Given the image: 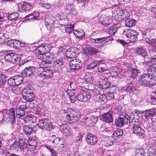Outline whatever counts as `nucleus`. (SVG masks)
I'll return each mask as SVG.
<instances>
[{
	"label": "nucleus",
	"instance_id": "obj_1",
	"mask_svg": "<svg viewBox=\"0 0 156 156\" xmlns=\"http://www.w3.org/2000/svg\"><path fill=\"white\" fill-rule=\"evenodd\" d=\"M63 118L70 123H75L78 122L80 117V113L71 109L62 110L61 111Z\"/></svg>",
	"mask_w": 156,
	"mask_h": 156
},
{
	"label": "nucleus",
	"instance_id": "obj_2",
	"mask_svg": "<svg viewBox=\"0 0 156 156\" xmlns=\"http://www.w3.org/2000/svg\"><path fill=\"white\" fill-rule=\"evenodd\" d=\"M52 124L49 119H45L40 120L37 124V125L40 128L51 130L54 129L55 127V126Z\"/></svg>",
	"mask_w": 156,
	"mask_h": 156
},
{
	"label": "nucleus",
	"instance_id": "obj_3",
	"mask_svg": "<svg viewBox=\"0 0 156 156\" xmlns=\"http://www.w3.org/2000/svg\"><path fill=\"white\" fill-rule=\"evenodd\" d=\"M38 74L43 79H48L52 77L53 72L51 70H49L45 67H40L38 68Z\"/></svg>",
	"mask_w": 156,
	"mask_h": 156
},
{
	"label": "nucleus",
	"instance_id": "obj_4",
	"mask_svg": "<svg viewBox=\"0 0 156 156\" xmlns=\"http://www.w3.org/2000/svg\"><path fill=\"white\" fill-rule=\"evenodd\" d=\"M123 34L125 35L129 38L130 42H134L137 40V37L138 34L137 32L132 29L124 30Z\"/></svg>",
	"mask_w": 156,
	"mask_h": 156
},
{
	"label": "nucleus",
	"instance_id": "obj_5",
	"mask_svg": "<svg viewBox=\"0 0 156 156\" xmlns=\"http://www.w3.org/2000/svg\"><path fill=\"white\" fill-rule=\"evenodd\" d=\"M4 59L6 61L12 63H18L20 60L19 55L14 53H9L6 54Z\"/></svg>",
	"mask_w": 156,
	"mask_h": 156
},
{
	"label": "nucleus",
	"instance_id": "obj_6",
	"mask_svg": "<svg viewBox=\"0 0 156 156\" xmlns=\"http://www.w3.org/2000/svg\"><path fill=\"white\" fill-rule=\"evenodd\" d=\"M98 84L100 88L106 89L109 87V83L108 82V79L103 75H101L98 77Z\"/></svg>",
	"mask_w": 156,
	"mask_h": 156
},
{
	"label": "nucleus",
	"instance_id": "obj_7",
	"mask_svg": "<svg viewBox=\"0 0 156 156\" xmlns=\"http://www.w3.org/2000/svg\"><path fill=\"white\" fill-rule=\"evenodd\" d=\"M69 67L73 72L78 70L82 66L80 60L78 59H72L69 63Z\"/></svg>",
	"mask_w": 156,
	"mask_h": 156
},
{
	"label": "nucleus",
	"instance_id": "obj_8",
	"mask_svg": "<svg viewBox=\"0 0 156 156\" xmlns=\"http://www.w3.org/2000/svg\"><path fill=\"white\" fill-rule=\"evenodd\" d=\"M18 10L19 12L28 11L33 8V3L22 2L18 3Z\"/></svg>",
	"mask_w": 156,
	"mask_h": 156
},
{
	"label": "nucleus",
	"instance_id": "obj_9",
	"mask_svg": "<svg viewBox=\"0 0 156 156\" xmlns=\"http://www.w3.org/2000/svg\"><path fill=\"white\" fill-rule=\"evenodd\" d=\"M77 97L79 101L86 102L89 100L91 97V95L89 92L81 91L77 94Z\"/></svg>",
	"mask_w": 156,
	"mask_h": 156
},
{
	"label": "nucleus",
	"instance_id": "obj_10",
	"mask_svg": "<svg viewBox=\"0 0 156 156\" xmlns=\"http://www.w3.org/2000/svg\"><path fill=\"white\" fill-rule=\"evenodd\" d=\"M130 117L128 115H125L123 118L119 117L115 120V123L117 126L121 127L124 124H128L130 122Z\"/></svg>",
	"mask_w": 156,
	"mask_h": 156
},
{
	"label": "nucleus",
	"instance_id": "obj_11",
	"mask_svg": "<svg viewBox=\"0 0 156 156\" xmlns=\"http://www.w3.org/2000/svg\"><path fill=\"white\" fill-rule=\"evenodd\" d=\"M113 40V38L111 36H108L101 38H98L96 39L92 38L90 39L91 41L93 43H100L101 44V46H105L106 43L108 42L109 41H112Z\"/></svg>",
	"mask_w": 156,
	"mask_h": 156
},
{
	"label": "nucleus",
	"instance_id": "obj_12",
	"mask_svg": "<svg viewBox=\"0 0 156 156\" xmlns=\"http://www.w3.org/2000/svg\"><path fill=\"white\" fill-rule=\"evenodd\" d=\"M79 51V49L75 47H72L68 49L66 55L68 59L71 58L76 56Z\"/></svg>",
	"mask_w": 156,
	"mask_h": 156
},
{
	"label": "nucleus",
	"instance_id": "obj_13",
	"mask_svg": "<svg viewBox=\"0 0 156 156\" xmlns=\"http://www.w3.org/2000/svg\"><path fill=\"white\" fill-rule=\"evenodd\" d=\"M4 117L8 118L12 125L14 124L15 122V116L14 109L12 108L7 110L6 114L4 115Z\"/></svg>",
	"mask_w": 156,
	"mask_h": 156
},
{
	"label": "nucleus",
	"instance_id": "obj_14",
	"mask_svg": "<svg viewBox=\"0 0 156 156\" xmlns=\"http://www.w3.org/2000/svg\"><path fill=\"white\" fill-rule=\"evenodd\" d=\"M35 70V68L34 66L27 67L22 72V75L24 77H28L33 74Z\"/></svg>",
	"mask_w": 156,
	"mask_h": 156
},
{
	"label": "nucleus",
	"instance_id": "obj_15",
	"mask_svg": "<svg viewBox=\"0 0 156 156\" xmlns=\"http://www.w3.org/2000/svg\"><path fill=\"white\" fill-rule=\"evenodd\" d=\"M151 77L150 75L147 73H144L141 76L140 79L139 80L140 83L142 85L145 86H147L148 84L147 82L149 80L150 77Z\"/></svg>",
	"mask_w": 156,
	"mask_h": 156
},
{
	"label": "nucleus",
	"instance_id": "obj_16",
	"mask_svg": "<svg viewBox=\"0 0 156 156\" xmlns=\"http://www.w3.org/2000/svg\"><path fill=\"white\" fill-rule=\"evenodd\" d=\"M133 131L138 136H143L145 134V131L139 125L134 124L133 127Z\"/></svg>",
	"mask_w": 156,
	"mask_h": 156
},
{
	"label": "nucleus",
	"instance_id": "obj_17",
	"mask_svg": "<svg viewBox=\"0 0 156 156\" xmlns=\"http://www.w3.org/2000/svg\"><path fill=\"white\" fill-rule=\"evenodd\" d=\"M86 141L89 144L92 145H94L97 143L98 139L93 134L89 133L86 136Z\"/></svg>",
	"mask_w": 156,
	"mask_h": 156
},
{
	"label": "nucleus",
	"instance_id": "obj_18",
	"mask_svg": "<svg viewBox=\"0 0 156 156\" xmlns=\"http://www.w3.org/2000/svg\"><path fill=\"white\" fill-rule=\"evenodd\" d=\"M110 73L112 76H118L119 78H121L124 75L122 69L116 67L114 68Z\"/></svg>",
	"mask_w": 156,
	"mask_h": 156
},
{
	"label": "nucleus",
	"instance_id": "obj_19",
	"mask_svg": "<svg viewBox=\"0 0 156 156\" xmlns=\"http://www.w3.org/2000/svg\"><path fill=\"white\" fill-rule=\"evenodd\" d=\"M98 119V117L95 116L87 117L85 119V123L87 126H92L96 123Z\"/></svg>",
	"mask_w": 156,
	"mask_h": 156
},
{
	"label": "nucleus",
	"instance_id": "obj_20",
	"mask_svg": "<svg viewBox=\"0 0 156 156\" xmlns=\"http://www.w3.org/2000/svg\"><path fill=\"white\" fill-rule=\"evenodd\" d=\"M98 52V49L93 47H88L85 48L83 50V53L86 55L92 56Z\"/></svg>",
	"mask_w": 156,
	"mask_h": 156
},
{
	"label": "nucleus",
	"instance_id": "obj_21",
	"mask_svg": "<svg viewBox=\"0 0 156 156\" xmlns=\"http://www.w3.org/2000/svg\"><path fill=\"white\" fill-rule=\"evenodd\" d=\"M51 45L49 44L46 43L39 46L37 48L40 53H45L50 51Z\"/></svg>",
	"mask_w": 156,
	"mask_h": 156
},
{
	"label": "nucleus",
	"instance_id": "obj_22",
	"mask_svg": "<svg viewBox=\"0 0 156 156\" xmlns=\"http://www.w3.org/2000/svg\"><path fill=\"white\" fill-rule=\"evenodd\" d=\"M56 58L55 59L53 63V67L55 70L61 67L63 65V59L61 58Z\"/></svg>",
	"mask_w": 156,
	"mask_h": 156
},
{
	"label": "nucleus",
	"instance_id": "obj_23",
	"mask_svg": "<svg viewBox=\"0 0 156 156\" xmlns=\"http://www.w3.org/2000/svg\"><path fill=\"white\" fill-rule=\"evenodd\" d=\"M147 73L151 77L156 78V64H154L149 66Z\"/></svg>",
	"mask_w": 156,
	"mask_h": 156
},
{
	"label": "nucleus",
	"instance_id": "obj_24",
	"mask_svg": "<svg viewBox=\"0 0 156 156\" xmlns=\"http://www.w3.org/2000/svg\"><path fill=\"white\" fill-rule=\"evenodd\" d=\"M55 21V18L54 17H51V18L46 20L45 24L48 30L50 29L54 25Z\"/></svg>",
	"mask_w": 156,
	"mask_h": 156
},
{
	"label": "nucleus",
	"instance_id": "obj_25",
	"mask_svg": "<svg viewBox=\"0 0 156 156\" xmlns=\"http://www.w3.org/2000/svg\"><path fill=\"white\" fill-rule=\"evenodd\" d=\"M102 120L107 122H111L113 121L112 115L109 112H107L102 116Z\"/></svg>",
	"mask_w": 156,
	"mask_h": 156
},
{
	"label": "nucleus",
	"instance_id": "obj_26",
	"mask_svg": "<svg viewBox=\"0 0 156 156\" xmlns=\"http://www.w3.org/2000/svg\"><path fill=\"white\" fill-rule=\"evenodd\" d=\"M23 120L26 123L30 122L34 123L36 122L37 118L35 116H30L28 115L25 117Z\"/></svg>",
	"mask_w": 156,
	"mask_h": 156
},
{
	"label": "nucleus",
	"instance_id": "obj_27",
	"mask_svg": "<svg viewBox=\"0 0 156 156\" xmlns=\"http://www.w3.org/2000/svg\"><path fill=\"white\" fill-rule=\"evenodd\" d=\"M99 21L102 24L106 27L109 26L112 23V20H109L108 18H105V19H102V16L101 17H100Z\"/></svg>",
	"mask_w": 156,
	"mask_h": 156
},
{
	"label": "nucleus",
	"instance_id": "obj_28",
	"mask_svg": "<svg viewBox=\"0 0 156 156\" xmlns=\"http://www.w3.org/2000/svg\"><path fill=\"white\" fill-rule=\"evenodd\" d=\"M128 72H131L132 76L131 78L134 80L136 77L138 76L139 73V70L136 68H133L129 67L128 68Z\"/></svg>",
	"mask_w": 156,
	"mask_h": 156
},
{
	"label": "nucleus",
	"instance_id": "obj_29",
	"mask_svg": "<svg viewBox=\"0 0 156 156\" xmlns=\"http://www.w3.org/2000/svg\"><path fill=\"white\" fill-rule=\"evenodd\" d=\"M23 99H25L27 102L33 101L34 98V94H22Z\"/></svg>",
	"mask_w": 156,
	"mask_h": 156
},
{
	"label": "nucleus",
	"instance_id": "obj_30",
	"mask_svg": "<svg viewBox=\"0 0 156 156\" xmlns=\"http://www.w3.org/2000/svg\"><path fill=\"white\" fill-rule=\"evenodd\" d=\"M75 90L73 89H68L65 91L63 93V97L64 98L69 97L70 96H74L75 94Z\"/></svg>",
	"mask_w": 156,
	"mask_h": 156
},
{
	"label": "nucleus",
	"instance_id": "obj_31",
	"mask_svg": "<svg viewBox=\"0 0 156 156\" xmlns=\"http://www.w3.org/2000/svg\"><path fill=\"white\" fill-rule=\"evenodd\" d=\"M135 90L134 87H133L132 84H129L128 87H123L121 89V91L123 92L124 90H126L129 94H133L134 91Z\"/></svg>",
	"mask_w": 156,
	"mask_h": 156
},
{
	"label": "nucleus",
	"instance_id": "obj_32",
	"mask_svg": "<svg viewBox=\"0 0 156 156\" xmlns=\"http://www.w3.org/2000/svg\"><path fill=\"white\" fill-rule=\"evenodd\" d=\"M143 56L144 57V63L145 64V65H148L149 64L150 61L151 59V56L150 53L147 52Z\"/></svg>",
	"mask_w": 156,
	"mask_h": 156
},
{
	"label": "nucleus",
	"instance_id": "obj_33",
	"mask_svg": "<svg viewBox=\"0 0 156 156\" xmlns=\"http://www.w3.org/2000/svg\"><path fill=\"white\" fill-rule=\"evenodd\" d=\"M84 80L85 81L82 83V84L83 86L85 87L86 89L88 90V89L87 87H88L89 84L91 82V78L90 76H87L84 78Z\"/></svg>",
	"mask_w": 156,
	"mask_h": 156
},
{
	"label": "nucleus",
	"instance_id": "obj_34",
	"mask_svg": "<svg viewBox=\"0 0 156 156\" xmlns=\"http://www.w3.org/2000/svg\"><path fill=\"white\" fill-rule=\"evenodd\" d=\"M27 140L25 138H22L20 140L19 142V146L21 149H26L27 144Z\"/></svg>",
	"mask_w": 156,
	"mask_h": 156
},
{
	"label": "nucleus",
	"instance_id": "obj_35",
	"mask_svg": "<svg viewBox=\"0 0 156 156\" xmlns=\"http://www.w3.org/2000/svg\"><path fill=\"white\" fill-rule=\"evenodd\" d=\"M125 23L126 26L132 27L136 24V21L135 20L129 19L126 20Z\"/></svg>",
	"mask_w": 156,
	"mask_h": 156
},
{
	"label": "nucleus",
	"instance_id": "obj_36",
	"mask_svg": "<svg viewBox=\"0 0 156 156\" xmlns=\"http://www.w3.org/2000/svg\"><path fill=\"white\" fill-rule=\"evenodd\" d=\"M73 34L75 36L79 38H82L85 35L84 32L82 30H75L73 32Z\"/></svg>",
	"mask_w": 156,
	"mask_h": 156
},
{
	"label": "nucleus",
	"instance_id": "obj_37",
	"mask_svg": "<svg viewBox=\"0 0 156 156\" xmlns=\"http://www.w3.org/2000/svg\"><path fill=\"white\" fill-rule=\"evenodd\" d=\"M44 58L45 59V60H44V62L46 63L51 64V58L52 57L50 55V53L46 52L44 53Z\"/></svg>",
	"mask_w": 156,
	"mask_h": 156
},
{
	"label": "nucleus",
	"instance_id": "obj_38",
	"mask_svg": "<svg viewBox=\"0 0 156 156\" xmlns=\"http://www.w3.org/2000/svg\"><path fill=\"white\" fill-rule=\"evenodd\" d=\"M107 69L105 64L103 63H100L98 65V71L101 73L107 70Z\"/></svg>",
	"mask_w": 156,
	"mask_h": 156
},
{
	"label": "nucleus",
	"instance_id": "obj_39",
	"mask_svg": "<svg viewBox=\"0 0 156 156\" xmlns=\"http://www.w3.org/2000/svg\"><path fill=\"white\" fill-rule=\"evenodd\" d=\"M23 130L27 134L30 135L33 132V129L32 127L30 126H25L23 127Z\"/></svg>",
	"mask_w": 156,
	"mask_h": 156
},
{
	"label": "nucleus",
	"instance_id": "obj_40",
	"mask_svg": "<svg viewBox=\"0 0 156 156\" xmlns=\"http://www.w3.org/2000/svg\"><path fill=\"white\" fill-rule=\"evenodd\" d=\"M101 60L98 61L94 60L93 62L90 63L87 66V69L90 70L94 69L97 66V64L101 62Z\"/></svg>",
	"mask_w": 156,
	"mask_h": 156
},
{
	"label": "nucleus",
	"instance_id": "obj_41",
	"mask_svg": "<svg viewBox=\"0 0 156 156\" xmlns=\"http://www.w3.org/2000/svg\"><path fill=\"white\" fill-rule=\"evenodd\" d=\"M33 88L31 86L27 87L26 88L24 89L23 92V94H33Z\"/></svg>",
	"mask_w": 156,
	"mask_h": 156
},
{
	"label": "nucleus",
	"instance_id": "obj_42",
	"mask_svg": "<svg viewBox=\"0 0 156 156\" xmlns=\"http://www.w3.org/2000/svg\"><path fill=\"white\" fill-rule=\"evenodd\" d=\"M13 76L16 82V86H19L22 82L23 79L21 76L17 75Z\"/></svg>",
	"mask_w": 156,
	"mask_h": 156
},
{
	"label": "nucleus",
	"instance_id": "obj_43",
	"mask_svg": "<svg viewBox=\"0 0 156 156\" xmlns=\"http://www.w3.org/2000/svg\"><path fill=\"white\" fill-rule=\"evenodd\" d=\"M7 80L6 76L4 74L0 75V86L4 85Z\"/></svg>",
	"mask_w": 156,
	"mask_h": 156
},
{
	"label": "nucleus",
	"instance_id": "obj_44",
	"mask_svg": "<svg viewBox=\"0 0 156 156\" xmlns=\"http://www.w3.org/2000/svg\"><path fill=\"white\" fill-rule=\"evenodd\" d=\"M17 117L22 119L25 114V111H23L20 109H17L16 111Z\"/></svg>",
	"mask_w": 156,
	"mask_h": 156
},
{
	"label": "nucleus",
	"instance_id": "obj_45",
	"mask_svg": "<svg viewBox=\"0 0 156 156\" xmlns=\"http://www.w3.org/2000/svg\"><path fill=\"white\" fill-rule=\"evenodd\" d=\"M10 149L13 150V152H16L19 149V144L17 141L15 142L11 145Z\"/></svg>",
	"mask_w": 156,
	"mask_h": 156
},
{
	"label": "nucleus",
	"instance_id": "obj_46",
	"mask_svg": "<svg viewBox=\"0 0 156 156\" xmlns=\"http://www.w3.org/2000/svg\"><path fill=\"white\" fill-rule=\"evenodd\" d=\"M67 27H65L66 32L68 34L71 33L73 31L75 30H73L74 26L71 24H68L66 26Z\"/></svg>",
	"mask_w": 156,
	"mask_h": 156
},
{
	"label": "nucleus",
	"instance_id": "obj_47",
	"mask_svg": "<svg viewBox=\"0 0 156 156\" xmlns=\"http://www.w3.org/2000/svg\"><path fill=\"white\" fill-rule=\"evenodd\" d=\"M117 28L116 26H112L108 30V32L109 34L111 35H114L116 32Z\"/></svg>",
	"mask_w": 156,
	"mask_h": 156
},
{
	"label": "nucleus",
	"instance_id": "obj_48",
	"mask_svg": "<svg viewBox=\"0 0 156 156\" xmlns=\"http://www.w3.org/2000/svg\"><path fill=\"white\" fill-rule=\"evenodd\" d=\"M19 15L17 13H13L10 14L8 17V19L11 21L17 19Z\"/></svg>",
	"mask_w": 156,
	"mask_h": 156
},
{
	"label": "nucleus",
	"instance_id": "obj_49",
	"mask_svg": "<svg viewBox=\"0 0 156 156\" xmlns=\"http://www.w3.org/2000/svg\"><path fill=\"white\" fill-rule=\"evenodd\" d=\"M145 41L147 44L152 46L156 43V39H150L149 38L146 37L145 38Z\"/></svg>",
	"mask_w": 156,
	"mask_h": 156
},
{
	"label": "nucleus",
	"instance_id": "obj_50",
	"mask_svg": "<svg viewBox=\"0 0 156 156\" xmlns=\"http://www.w3.org/2000/svg\"><path fill=\"white\" fill-rule=\"evenodd\" d=\"M8 83L9 85L11 86H16L15 79L13 78V76L10 78L8 81Z\"/></svg>",
	"mask_w": 156,
	"mask_h": 156
},
{
	"label": "nucleus",
	"instance_id": "obj_51",
	"mask_svg": "<svg viewBox=\"0 0 156 156\" xmlns=\"http://www.w3.org/2000/svg\"><path fill=\"white\" fill-rule=\"evenodd\" d=\"M136 51L138 54L142 56L147 52L146 50L142 48H138L136 49Z\"/></svg>",
	"mask_w": 156,
	"mask_h": 156
},
{
	"label": "nucleus",
	"instance_id": "obj_52",
	"mask_svg": "<svg viewBox=\"0 0 156 156\" xmlns=\"http://www.w3.org/2000/svg\"><path fill=\"white\" fill-rule=\"evenodd\" d=\"M144 151L143 149L139 148L136 151L135 155L134 156H144Z\"/></svg>",
	"mask_w": 156,
	"mask_h": 156
},
{
	"label": "nucleus",
	"instance_id": "obj_53",
	"mask_svg": "<svg viewBox=\"0 0 156 156\" xmlns=\"http://www.w3.org/2000/svg\"><path fill=\"white\" fill-rule=\"evenodd\" d=\"M63 135L66 136H70L73 134V133L72 130L69 127L63 133Z\"/></svg>",
	"mask_w": 156,
	"mask_h": 156
},
{
	"label": "nucleus",
	"instance_id": "obj_54",
	"mask_svg": "<svg viewBox=\"0 0 156 156\" xmlns=\"http://www.w3.org/2000/svg\"><path fill=\"white\" fill-rule=\"evenodd\" d=\"M152 77H150L149 80L148 82V84L146 87L153 86L156 83V80L154 78H152Z\"/></svg>",
	"mask_w": 156,
	"mask_h": 156
},
{
	"label": "nucleus",
	"instance_id": "obj_55",
	"mask_svg": "<svg viewBox=\"0 0 156 156\" xmlns=\"http://www.w3.org/2000/svg\"><path fill=\"white\" fill-rule=\"evenodd\" d=\"M123 132L122 130L121 129H118L115 131L113 134L112 137L116 136L118 137L122 135Z\"/></svg>",
	"mask_w": 156,
	"mask_h": 156
},
{
	"label": "nucleus",
	"instance_id": "obj_56",
	"mask_svg": "<svg viewBox=\"0 0 156 156\" xmlns=\"http://www.w3.org/2000/svg\"><path fill=\"white\" fill-rule=\"evenodd\" d=\"M98 101L99 102L101 103V104H103L107 102L104 94L101 95L98 98Z\"/></svg>",
	"mask_w": 156,
	"mask_h": 156
},
{
	"label": "nucleus",
	"instance_id": "obj_57",
	"mask_svg": "<svg viewBox=\"0 0 156 156\" xmlns=\"http://www.w3.org/2000/svg\"><path fill=\"white\" fill-rule=\"evenodd\" d=\"M21 41L15 40H13V47L15 48H19L20 47Z\"/></svg>",
	"mask_w": 156,
	"mask_h": 156
},
{
	"label": "nucleus",
	"instance_id": "obj_58",
	"mask_svg": "<svg viewBox=\"0 0 156 156\" xmlns=\"http://www.w3.org/2000/svg\"><path fill=\"white\" fill-rule=\"evenodd\" d=\"M104 95L107 101V100H110L114 98L113 94L111 92L105 93Z\"/></svg>",
	"mask_w": 156,
	"mask_h": 156
},
{
	"label": "nucleus",
	"instance_id": "obj_59",
	"mask_svg": "<svg viewBox=\"0 0 156 156\" xmlns=\"http://www.w3.org/2000/svg\"><path fill=\"white\" fill-rule=\"evenodd\" d=\"M69 127L67 125H62L60 126L59 129L61 132L63 133Z\"/></svg>",
	"mask_w": 156,
	"mask_h": 156
},
{
	"label": "nucleus",
	"instance_id": "obj_60",
	"mask_svg": "<svg viewBox=\"0 0 156 156\" xmlns=\"http://www.w3.org/2000/svg\"><path fill=\"white\" fill-rule=\"evenodd\" d=\"M68 23L69 21L67 18L61 20L60 23H62V25H63L64 26H66L68 24H69Z\"/></svg>",
	"mask_w": 156,
	"mask_h": 156
},
{
	"label": "nucleus",
	"instance_id": "obj_61",
	"mask_svg": "<svg viewBox=\"0 0 156 156\" xmlns=\"http://www.w3.org/2000/svg\"><path fill=\"white\" fill-rule=\"evenodd\" d=\"M142 114V116L145 117L147 119H148L149 118H150L151 117L149 112L148 110H146L143 112Z\"/></svg>",
	"mask_w": 156,
	"mask_h": 156
},
{
	"label": "nucleus",
	"instance_id": "obj_62",
	"mask_svg": "<svg viewBox=\"0 0 156 156\" xmlns=\"http://www.w3.org/2000/svg\"><path fill=\"white\" fill-rule=\"evenodd\" d=\"M27 141L28 142V144L30 145L36 146H37V143L34 140L29 138V140H27Z\"/></svg>",
	"mask_w": 156,
	"mask_h": 156
},
{
	"label": "nucleus",
	"instance_id": "obj_63",
	"mask_svg": "<svg viewBox=\"0 0 156 156\" xmlns=\"http://www.w3.org/2000/svg\"><path fill=\"white\" fill-rule=\"evenodd\" d=\"M66 9L69 11H73L75 9V8L73 4H69L66 6Z\"/></svg>",
	"mask_w": 156,
	"mask_h": 156
},
{
	"label": "nucleus",
	"instance_id": "obj_64",
	"mask_svg": "<svg viewBox=\"0 0 156 156\" xmlns=\"http://www.w3.org/2000/svg\"><path fill=\"white\" fill-rule=\"evenodd\" d=\"M150 101L153 105H155L156 104V95L153 96L151 95L150 97Z\"/></svg>",
	"mask_w": 156,
	"mask_h": 156
}]
</instances>
